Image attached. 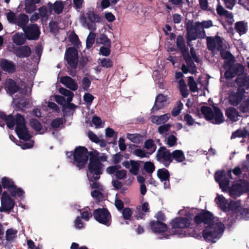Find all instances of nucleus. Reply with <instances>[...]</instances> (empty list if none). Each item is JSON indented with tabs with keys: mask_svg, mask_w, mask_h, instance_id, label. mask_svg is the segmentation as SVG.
Returning <instances> with one entry per match:
<instances>
[{
	"mask_svg": "<svg viewBox=\"0 0 249 249\" xmlns=\"http://www.w3.org/2000/svg\"><path fill=\"white\" fill-rule=\"evenodd\" d=\"M31 126L39 134L44 132L45 129L42 128L41 124L36 120H33L31 122Z\"/></svg>",
	"mask_w": 249,
	"mask_h": 249,
	"instance_id": "41",
	"label": "nucleus"
},
{
	"mask_svg": "<svg viewBox=\"0 0 249 249\" xmlns=\"http://www.w3.org/2000/svg\"><path fill=\"white\" fill-rule=\"evenodd\" d=\"M120 168H121L120 165L111 166L107 168L106 171L108 174L109 175H111L113 174H115L116 171Z\"/></svg>",
	"mask_w": 249,
	"mask_h": 249,
	"instance_id": "60",
	"label": "nucleus"
},
{
	"mask_svg": "<svg viewBox=\"0 0 249 249\" xmlns=\"http://www.w3.org/2000/svg\"><path fill=\"white\" fill-rule=\"evenodd\" d=\"M17 231L13 229H9L6 231V237L7 240L13 239L16 235Z\"/></svg>",
	"mask_w": 249,
	"mask_h": 249,
	"instance_id": "61",
	"label": "nucleus"
},
{
	"mask_svg": "<svg viewBox=\"0 0 249 249\" xmlns=\"http://www.w3.org/2000/svg\"><path fill=\"white\" fill-rule=\"evenodd\" d=\"M140 165L138 162L131 160V164L129 167V172L134 175H136L139 171Z\"/></svg>",
	"mask_w": 249,
	"mask_h": 249,
	"instance_id": "45",
	"label": "nucleus"
},
{
	"mask_svg": "<svg viewBox=\"0 0 249 249\" xmlns=\"http://www.w3.org/2000/svg\"><path fill=\"white\" fill-rule=\"evenodd\" d=\"M99 64L106 68H110L112 66V61L108 58H103L98 59Z\"/></svg>",
	"mask_w": 249,
	"mask_h": 249,
	"instance_id": "47",
	"label": "nucleus"
},
{
	"mask_svg": "<svg viewBox=\"0 0 249 249\" xmlns=\"http://www.w3.org/2000/svg\"><path fill=\"white\" fill-rule=\"evenodd\" d=\"M63 123V120L62 118H57L53 120L51 123V125L53 128H58Z\"/></svg>",
	"mask_w": 249,
	"mask_h": 249,
	"instance_id": "63",
	"label": "nucleus"
},
{
	"mask_svg": "<svg viewBox=\"0 0 249 249\" xmlns=\"http://www.w3.org/2000/svg\"><path fill=\"white\" fill-rule=\"evenodd\" d=\"M229 47L228 42L219 36V52H221V50H227Z\"/></svg>",
	"mask_w": 249,
	"mask_h": 249,
	"instance_id": "52",
	"label": "nucleus"
},
{
	"mask_svg": "<svg viewBox=\"0 0 249 249\" xmlns=\"http://www.w3.org/2000/svg\"><path fill=\"white\" fill-rule=\"evenodd\" d=\"M103 167L104 165L98 159L90 157L87 175L90 182V186L92 188L102 189L101 185L95 181L99 179L100 176L103 172Z\"/></svg>",
	"mask_w": 249,
	"mask_h": 249,
	"instance_id": "4",
	"label": "nucleus"
},
{
	"mask_svg": "<svg viewBox=\"0 0 249 249\" xmlns=\"http://www.w3.org/2000/svg\"><path fill=\"white\" fill-rule=\"evenodd\" d=\"M235 29L240 35H244L247 31V26L244 21H238L235 24Z\"/></svg>",
	"mask_w": 249,
	"mask_h": 249,
	"instance_id": "36",
	"label": "nucleus"
},
{
	"mask_svg": "<svg viewBox=\"0 0 249 249\" xmlns=\"http://www.w3.org/2000/svg\"><path fill=\"white\" fill-rule=\"evenodd\" d=\"M1 185L3 188L7 189V192L15 186L13 180L7 177L2 178Z\"/></svg>",
	"mask_w": 249,
	"mask_h": 249,
	"instance_id": "33",
	"label": "nucleus"
},
{
	"mask_svg": "<svg viewBox=\"0 0 249 249\" xmlns=\"http://www.w3.org/2000/svg\"><path fill=\"white\" fill-rule=\"evenodd\" d=\"M23 30L28 39H36L39 36V28L36 24L29 25Z\"/></svg>",
	"mask_w": 249,
	"mask_h": 249,
	"instance_id": "17",
	"label": "nucleus"
},
{
	"mask_svg": "<svg viewBox=\"0 0 249 249\" xmlns=\"http://www.w3.org/2000/svg\"><path fill=\"white\" fill-rule=\"evenodd\" d=\"M213 108L207 106H203L201 107V111L205 119L213 124L218 123V109L213 106Z\"/></svg>",
	"mask_w": 249,
	"mask_h": 249,
	"instance_id": "11",
	"label": "nucleus"
},
{
	"mask_svg": "<svg viewBox=\"0 0 249 249\" xmlns=\"http://www.w3.org/2000/svg\"><path fill=\"white\" fill-rule=\"evenodd\" d=\"M89 158L87 149L83 146L76 147L73 153L74 164L79 168L82 167L87 163Z\"/></svg>",
	"mask_w": 249,
	"mask_h": 249,
	"instance_id": "9",
	"label": "nucleus"
},
{
	"mask_svg": "<svg viewBox=\"0 0 249 249\" xmlns=\"http://www.w3.org/2000/svg\"><path fill=\"white\" fill-rule=\"evenodd\" d=\"M60 81L63 85L72 90H76L78 88L77 84L69 76H65L61 77Z\"/></svg>",
	"mask_w": 249,
	"mask_h": 249,
	"instance_id": "21",
	"label": "nucleus"
},
{
	"mask_svg": "<svg viewBox=\"0 0 249 249\" xmlns=\"http://www.w3.org/2000/svg\"><path fill=\"white\" fill-rule=\"evenodd\" d=\"M229 67H230L235 76L236 75H238V76H240V75H242L244 72V66L240 63H236L235 64L233 63L231 65H230ZM227 68H228V66H227L224 69H226Z\"/></svg>",
	"mask_w": 249,
	"mask_h": 249,
	"instance_id": "30",
	"label": "nucleus"
},
{
	"mask_svg": "<svg viewBox=\"0 0 249 249\" xmlns=\"http://www.w3.org/2000/svg\"><path fill=\"white\" fill-rule=\"evenodd\" d=\"M28 17L26 15L21 14L20 15L17 19L16 23L19 26L21 27L23 29V28H25V25L28 22Z\"/></svg>",
	"mask_w": 249,
	"mask_h": 249,
	"instance_id": "37",
	"label": "nucleus"
},
{
	"mask_svg": "<svg viewBox=\"0 0 249 249\" xmlns=\"http://www.w3.org/2000/svg\"><path fill=\"white\" fill-rule=\"evenodd\" d=\"M226 115L227 118L232 122H236L238 120L239 116L238 111L234 107H229L226 110Z\"/></svg>",
	"mask_w": 249,
	"mask_h": 249,
	"instance_id": "28",
	"label": "nucleus"
},
{
	"mask_svg": "<svg viewBox=\"0 0 249 249\" xmlns=\"http://www.w3.org/2000/svg\"><path fill=\"white\" fill-rule=\"evenodd\" d=\"M66 59L69 65L72 68L76 67L78 62V53L74 48H69L66 51Z\"/></svg>",
	"mask_w": 249,
	"mask_h": 249,
	"instance_id": "16",
	"label": "nucleus"
},
{
	"mask_svg": "<svg viewBox=\"0 0 249 249\" xmlns=\"http://www.w3.org/2000/svg\"><path fill=\"white\" fill-rule=\"evenodd\" d=\"M223 171H219V186L224 192H229V187L230 181L227 178H222Z\"/></svg>",
	"mask_w": 249,
	"mask_h": 249,
	"instance_id": "29",
	"label": "nucleus"
},
{
	"mask_svg": "<svg viewBox=\"0 0 249 249\" xmlns=\"http://www.w3.org/2000/svg\"><path fill=\"white\" fill-rule=\"evenodd\" d=\"M188 86L192 91L195 92L197 91V85L193 77L190 76L189 77Z\"/></svg>",
	"mask_w": 249,
	"mask_h": 249,
	"instance_id": "55",
	"label": "nucleus"
},
{
	"mask_svg": "<svg viewBox=\"0 0 249 249\" xmlns=\"http://www.w3.org/2000/svg\"><path fill=\"white\" fill-rule=\"evenodd\" d=\"M30 48L26 46L18 47L16 50V54L19 57H26L31 54Z\"/></svg>",
	"mask_w": 249,
	"mask_h": 249,
	"instance_id": "32",
	"label": "nucleus"
},
{
	"mask_svg": "<svg viewBox=\"0 0 249 249\" xmlns=\"http://www.w3.org/2000/svg\"><path fill=\"white\" fill-rule=\"evenodd\" d=\"M25 9L27 12L31 13L36 9V5L29 0H26L25 3Z\"/></svg>",
	"mask_w": 249,
	"mask_h": 249,
	"instance_id": "59",
	"label": "nucleus"
},
{
	"mask_svg": "<svg viewBox=\"0 0 249 249\" xmlns=\"http://www.w3.org/2000/svg\"><path fill=\"white\" fill-rule=\"evenodd\" d=\"M172 158L177 162H181L185 160L184 153L180 150H176L172 153Z\"/></svg>",
	"mask_w": 249,
	"mask_h": 249,
	"instance_id": "34",
	"label": "nucleus"
},
{
	"mask_svg": "<svg viewBox=\"0 0 249 249\" xmlns=\"http://www.w3.org/2000/svg\"><path fill=\"white\" fill-rule=\"evenodd\" d=\"M144 147L148 151L147 152L150 155L154 152L156 149V145L151 139H149L145 142Z\"/></svg>",
	"mask_w": 249,
	"mask_h": 249,
	"instance_id": "38",
	"label": "nucleus"
},
{
	"mask_svg": "<svg viewBox=\"0 0 249 249\" xmlns=\"http://www.w3.org/2000/svg\"><path fill=\"white\" fill-rule=\"evenodd\" d=\"M132 214V211L129 208H125L122 211L123 218L126 220L129 219L131 217Z\"/></svg>",
	"mask_w": 249,
	"mask_h": 249,
	"instance_id": "58",
	"label": "nucleus"
},
{
	"mask_svg": "<svg viewBox=\"0 0 249 249\" xmlns=\"http://www.w3.org/2000/svg\"><path fill=\"white\" fill-rule=\"evenodd\" d=\"M208 48L210 50H213L215 47V41L214 38L211 37H207Z\"/></svg>",
	"mask_w": 249,
	"mask_h": 249,
	"instance_id": "62",
	"label": "nucleus"
},
{
	"mask_svg": "<svg viewBox=\"0 0 249 249\" xmlns=\"http://www.w3.org/2000/svg\"><path fill=\"white\" fill-rule=\"evenodd\" d=\"M249 190V184L246 182H237L234 183L229 188V194L232 197L239 196L242 194L247 192Z\"/></svg>",
	"mask_w": 249,
	"mask_h": 249,
	"instance_id": "10",
	"label": "nucleus"
},
{
	"mask_svg": "<svg viewBox=\"0 0 249 249\" xmlns=\"http://www.w3.org/2000/svg\"><path fill=\"white\" fill-rule=\"evenodd\" d=\"M96 35L92 32L88 35L86 40V46L88 48H90L94 44Z\"/></svg>",
	"mask_w": 249,
	"mask_h": 249,
	"instance_id": "49",
	"label": "nucleus"
},
{
	"mask_svg": "<svg viewBox=\"0 0 249 249\" xmlns=\"http://www.w3.org/2000/svg\"><path fill=\"white\" fill-rule=\"evenodd\" d=\"M170 127L171 125L168 124L161 125L158 128L159 132L161 134H163L169 130Z\"/></svg>",
	"mask_w": 249,
	"mask_h": 249,
	"instance_id": "64",
	"label": "nucleus"
},
{
	"mask_svg": "<svg viewBox=\"0 0 249 249\" xmlns=\"http://www.w3.org/2000/svg\"><path fill=\"white\" fill-rule=\"evenodd\" d=\"M245 89L238 88L236 92H231L229 96V102L231 105L233 106H237L239 105L244 99Z\"/></svg>",
	"mask_w": 249,
	"mask_h": 249,
	"instance_id": "15",
	"label": "nucleus"
},
{
	"mask_svg": "<svg viewBox=\"0 0 249 249\" xmlns=\"http://www.w3.org/2000/svg\"><path fill=\"white\" fill-rule=\"evenodd\" d=\"M64 3L63 1L59 0L56 1L53 4V10L57 14L61 13L63 9Z\"/></svg>",
	"mask_w": 249,
	"mask_h": 249,
	"instance_id": "46",
	"label": "nucleus"
},
{
	"mask_svg": "<svg viewBox=\"0 0 249 249\" xmlns=\"http://www.w3.org/2000/svg\"><path fill=\"white\" fill-rule=\"evenodd\" d=\"M93 216L96 220L103 224L108 226L111 222V216L109 212L105 208L95 210Z\"/></svg>",
	"mask_w": 249,
	"mask_h": 249,
	"instance_id": "12",
	"label": "nucleus"
},
{
	"mask_svg": "<svg viewBox=\"0 0 249 249\" xmlns=\"http://www.w3.org/2000/svg\"><path fill=\"white\" fill-rule=\"evenodd\" d=\"M170 114L169 113L160 116H152L151 117V121L153 123L160 124L167 122L170 119Z\"/></svg>",
	"mask_w": 249,
	"mask_h": 249,
	"instance_id": "27",
	"label": "nucleus"
},
{
	"mask_svg": "<svg viewBox=\"0 0 249 249\" xmlns=\"http://www.w3.org/2000/svg\"><path fill=\"white\" fill-rule=\"evenodd\" d=\"M5 85L6 90L12 96L13 104L18 108L22 109L28 105L29 101L24 98L23 95L30 94L31 89L30 87H27L25 84H22L19 87L11 79L7 80Z\"/></svg>",
	"mask_w": 249,
	"mask_h": 249,
	"instance_id": "3",
	"label": "nucleus"
},
{
	"mask_svg": "<svg viewBox=\"0 0 249 249\" xmlns=\"http://www.w3.org/2000/svg\"><path fill=\"white\" fill-rule=\"evenodd\" d=\"M143 168L146 172L152 173L155 170V166L153 162L147 161L144 163Z\"/></svg>",
	"mask_w": 249,
	"mask_h": 249,
	"instance_id": "53",
	"label": "nucleus"
},
{
	"mask_svg": "<svg viewBox=\"0 0 249 249\" xmlns=\"http://www.w3.org/2000/svg\"><path fill=\"white\" fill-rule=\"evenodd\" d=\"M187 41L188 45L190 42L197 38H204L206 36L204 29L200 24V22H196L195 24L192 21L187 22Z\"/></svg>",
	"mask_w": 249,
	"mask_h": 249,
	"instance_id": "5",
	"label": "nucleus"
},
{
	"mask_svg": "<svg viewBox=\"0 0 249 249\" xmlns=\"http://www.w3.org/2000/svg\"><path fill=\"white\" fill-rule=\"evenodd\" d=\"M5 122L10 129H13L16 125L15 131L20 139L27 141L31 137L26 127L25 120L22 116L17 114L15 118H14L10 115L7 116L4 113L0 112V126H4Z\"/></svg>",
	"mask_w": 249,
	"mask_h": 249,
	"instance_id": "1",
	"label": "nucleus"
},
{
	"mask_svg": "<svg viewBox=\"0 0 249 249\" xmlns=\"http://www.w3.org/2000/svg\"><path fill=\"white\" fill-rule=\"evenodd\" d=\"M196 224H207L203 231V237L208 242L216 243L218 239V225L213 221L212 214L209 212H204L196 215L194 218Z\"/></svg>",
	"mask_w": 249,
	"mask_h": 249,
	"instance_id": "2",
	"label": "nucleus"
},
{
	"mask_svg": "<svg viewBox=\"0 0 249 249\" xmlns=\"http://www.w3.org/2000/svg\"><path fill=\"white\" fill-rule=\"evenodd\" d=\"M133 153L137 157L140 158H148L150 154L144 150L141 149H136L133 152Z\"/></svg>",
	"mask_w": 249,
	"mask_h": 249,
	"instance_id": "48",
	"label": "nucleus"
},
{
	"mask_svg": "<svg viewBox=\"0 0 249 249\" xmlns=\"http://www.w3.org/2000/svg\"><path fill=\"white\" fill-rule=\"evenodd\" d=\"M14 200L11 198L7 192L4 191L1 196L0 211L9 213L14 208Z\"/></svg>",
	"mask_w": 249,
	"mask_h": 249,
	"instance_id": "13",
	"label": "nucleus"
},
{
	"mask_svg": "<svg viewBox=\"0 0 249 249\" xmlns=\"http://www.w3.org/2000/svg\"><path fill=\"white\" fill-rule=\"evenodd\" d=\"M151 229L155 232L162 233L167 231L166 225L159 221L151 222L150 223Z\"/></svg>",
	"mask_w": 249,
	"mask_h": 249,
	"instance_id": "24",
	"label": "nucleus"
},
{
	"mask_svg": "<svg viewBox=\"0 0 249 249\" xmlns=\"http://www.w3.org/2000/svg\"><path fill=\"white\" fill-rule=\"evenodd\" d=\"M167 100L168 99L166 96L162 94L158 95L156 99L155 105L152 108V111L154 112L162 108L167 104Z\"/></svg>",
	"mask_w": 249,
	"mask_h": 249,
	"instance_id": "22",
	"label": "nucleus"
},
{
	"mask_svg": "<svg viewBox=\"0 0 249 249\" xmlns=\"http://www.w3.org/2000/svg\"><path fill=\"white\" fill-rule=\"evenodd\" d=\"M190 225V220L186 218H177L171 222L173 228L184 229L188 227Z\"/></svg>",
	"mask_w": 249,
	"mask_h": 249,
	"instance_id": "19",
	"label": "nucleus"
},
{
	"mask_svg": "<svg viewBox=\"0 0 249 249\" xmlns=\"http://www.w3.org/2000/svg\"><path fill=\"white\" fill-rule=\"evenodd\" d=\"M238 201H231L229 203L223 195H219V207L224 212L236 211L240 207Z\"/></svg>",
	"mask_w": 249,
	"mask_h": 249,
	"instance_id": "14",
	"label": "nucleus"
},
{
	"mask_svg": "<svg viewBox=\"0 0 249 249\" xmlns=\"http://www.w3.org/2000/svg\"><path fill=\"white\" fill-rule=\"evenodd\" d=\"M248 134V130L244 128L243 129H238L234 131L231 137V139L236 138H245Z\"/></svg>",
	"mask_w": 249,
	"mask_h": 249,
	"instance_id": "35",
	"label": "nucleus"
},
{
	"mask_svg": "<svg viewBox=\"0 0 249 249\" xmlns=\"http://www.w3.org/2000/svg\"><path fill=\"white\" fill-rule=\"evenodd\" d=\"M13 40L17 45H21L25 41V38L22 34L17 33L13 36Z\"/></svg>",
	"mask_w": 249,
	"mask_h": 249,
	"instance_id": "43",
	"label": "nucleus"
},
{
	"mask_svg": "<svg viewBox=\"0 0 249 249\" xmlns=\"http://www.w3.org/2000/svg\"><path fill=\"white\" fill-rule=\"evenodd\" d=\"M157 175L161 181L169 179V174L165 169H161L158 170Z\"/></svg>",
	"mask_w": 249,
	"mask_h": 249,
	"instance_id": "44",
	"label": "nucleus"
},
{
	"mask_svg": "<svg viewBox=\"0 0 249 249\" xmlns=\"http://www.w3.org/2000/svg\"><path fill=\"white\" fill-rule=\"evenodd\" d=\"M0 67L3 71L8 73H12L15 70V65L12 62L5 59L0 60Z\"/></svg>",
	"mask_w": 249,
	"mask_h": 249,
	"instance_id": "26",
	"label": "nucleus"
},
{
	"mask_svg": "<svg viewBox=\"0 0 249 249\" xmlns=\"http://www.w3.org/2000/svg\"><path fill=\"white\" fill-rule=\"evenodd\" d=\"M239 109L242 113H246L249 111V100L245 99L241 103Z\"/></svg>",
	"mask_w": 249,
	"mask_h": 249,
	"instance_id": "54",
	"label": "nucleus"
},
{
	"mask_svg": "<svg viewBox=\"0 0 249 249\" xmlns=\"http://www.w3.org/2000/svg\"><path fill=\"white\" fill-rule=\"evenodd\" d=\"M220 54L221 58L225 60L223 65V68L225 67H229V66L234 63L235 57L228 50H226V51L222 50Z\"/></svg>",
	"mask_w": 249,
	"mask_h": 249,
	"instance_id": "18",
	"label": "nucleus"
},
{
	"mask_svg": "<svg viewBox=\"0 0 249 249\" xmlns=\"http://www.w3.org/2000/svg\"><path fill=\"white\" fill-rule=\"evenodd\" d=\"M48 5L49 6V7L51 8V10L50 12L48 11L47 8L45 6H43V7H41L40 8H39L38 14L40 16V18L46 19L48 18L49 14L51 12V11H52L51 8L52 6V4L51 3L49 2L48 3Z\"/></svg>",
	"mask_w": 249,
	"mask_h": 249,
	"instance_id": "39",
	"label": "nucleus"
},
{
	"mask_svg": "<svg viewBox=\"0 0 249 249\" xmlns=\"http://www.w3.org/2000/svg\"><path fill=\"white\" fill-rule=\"evenodd\" d=\"M235 82L240 88L246 86V89H249V76H238L235 79Z\"/></svg>",
	"mask_w": 249,
	"mask_h": 249,
	"instance_id": "31",
	"label": "nucleus"
},
{
	"mask_svg": "<svg viewBox=\"0 0 249 249\" xmlns=\"http://www.w3.org/2000/svg\"><path fill=\"white\" fill-rule=\"evenodd\" d=\"M91 196L96 200L100 201L103 198V195L101 192L97 190H94L91 193Z\"/></svg>",
	"mask_w": 249,
	"mask_h": 249,
	"instance_id": "57",
	"label": "nucleus"
},
{
	"mask_svg": "<svg viewBox=\"0 0 249 249\" xmlns=\"http://www.w3.org/2000/svg\"><path fill=\"white\" fill-rule=\"evenodd\" d=\"M183 104H182L181 103H178L177 106L175 107L173 109V110L172 111V115L174 116H176L178 114H179L183 108Z\"/></svg>",
	"mask_w": 249,
	"mask_h": 249,
	"instance_id": "56",
	"label": "nucleus"
},
{
	"mask_svg": "<svg viewBox=\"0 0 249 249\" xmlns=\"http://www.w3.org/2000/svg\"><path fill=\"white\" fill-rule=\"evenodd\" d=\"M149 207L147 202H143L141 206L137 207V213L135 215L137 219H142L144 218L145 213L149 212Z\"/></svg>",
	"mask_w": 249,
	"mask_h": 249,
	"instance_id": "23",
	"label": "nucleus"
},
{
	"mask_svg": "<svg viewBox=\"0 0 249 249\" xmlns=\"http://www.w3.org/2000/svg\"><path fill=\"white\" fill-rule=\"evenodd\" d=\"M83 25L89 30L94 31L96 29L95 22H100L101 17L94 13L93 10L87 9L82 16Z\"/></svg>",
	"mask_w": 249,
	"mask_h": 249,
	"instance_id": "7",
	"label": "nucleus"
},
{
	"mask_svg": "<svg viewBox=\"0 0 249 249\" xmlns=\"http://www.w3.org/2000/svg\"><path fill=\"white\" fill-rule=\"evenodd\" d=\"M219 22L223 26L227 32L233 31L232 24L234 22L231 12L226 10L222 6L219 4Z\"/></svg>",
	"mask_w": 249,
	"mask_h": 249,
	"instance_id": "8",
	"label": "nucleus"
},
{
	"mask_svg": "<svg viewBox=\"0 0 249 249\" xmlns=\"http://www.w3.org/2000/svg\"><path fill=\"white\" fill-rule=\"evenodd\" d=\"M96 42L98 43L104 44L107 46H110V42L108 38L105 35H101L96 38Z\"/></svg>",
	"mask_w": 249,
	"mask_h": 249,
	"instance_id": "51",
	"label": "nucleus"
},
{
	"mask_svg": "<svg viewBox=\"0 0 249 249\" xmlns=\"http://www.w3.org/2000/svg\"><path fill=\"white\" fill-rule=\"evenodd\" d=\"M127 138L131 142L136 143H139L142 141V137L138 134H127Z\"/></svg>",
	"mask_w": 249,
	"mask_h": 249,
	"instance_id": "42",
	"label": "nucleus"
},
{
	"mask_svg": "<svg viewBox=\"0 0 249 249\" xmlns=\"http://www.w3.org/2000/svg\"><path fill=\"white\" fill-rule=\"evenodd\" d=\"M157 156L160 160H164L166 162L164 163L165 166H168L172 161V153L171 154L163 148H160L158 151Z\"/></svg>",
	"mask_w": 249,
	"mask_h": 249,
	"instance_id": "20",
	"label": "nucleus"
},
{
	"mask_svg": "<svg viewBox=\"0 0 249 249\" xmlns=\"http://www.w3.org/2000/svg\"><path fill=\"white\" fill-rule=\"evenodd\" d=\"M90 157L95 158L96 159H98L101 163V162L106 161L107 159V157L105 154H102V155L99 156V153L97 151H93L91 154Z\"/></svg>",
	"mask_w": 249,
	"mask_h": 249,
	"instance_id": "50",
	"label": "nucleus"
},
{
	"mask_svg": "<svg viewBox=\"0 0 249 249\" xmlns=\"http://www.w3.org/2000/svg\"><path fill=\"white\" fill-rule=\"evenodd\" d=\"M11 196L15 198H19L20 199H23L25 197V192L20 187H18L16 185L8 192Z\"/></svg>",
	"mask_w": 249,
	"mask_h": 249,
	"instance_id": "25",
	"label": "nucleus"
},
{
	"mask_svg": "<svg viewBox=\"0 0 249 249\" xmlns=\"http://www.w3.org/2000/svg\"><path fill=\"white\" fill-rule=\"evenodd\" d=\"M177 45L178 49L180 50L182 53L184 59L186 60L188 68L185 65H183L181 67L182 71L186 73L190 72L194 73L196 71V68L194 64L189 65L190 60L188 58L189 54L188 52V48L185 44V41L182 36H178L177 38Z\"/></svg>",
	"mask_w": 249,
	"mask_h": 249,
	"instance_id": "6",
	"label": "nucleus"
},
{
	"mask_svg": "<svg viewBox=\"0 0 249 249\" xmlns=\"http://www.w3.org/2000/svg\"><path fill=\"white\" fill-rule=\"evenodd\" d=\"M59 91L61 94L67 97V101L68 103L72 101L73 93L71 91L64 88H60Z\"/></svg>",
	"mask_w": 249,
	"mask_h": 249,
	"instance_id": "40",
	"label": "nucleus"
}]
</instances>
